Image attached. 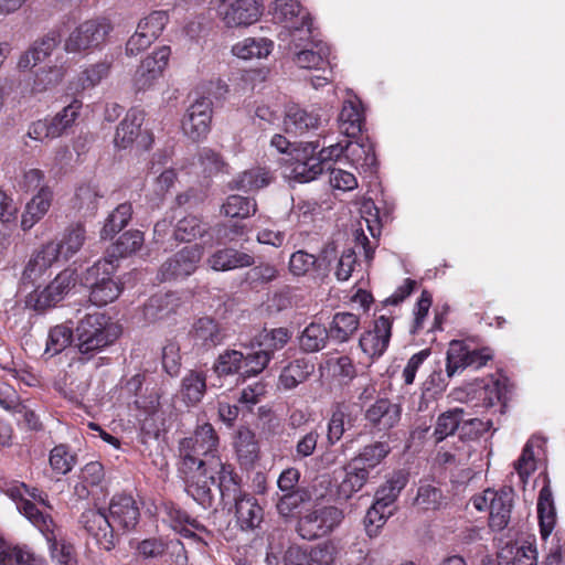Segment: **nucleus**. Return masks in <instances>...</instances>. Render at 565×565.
<instances>
[{"instance_id":"obj_1","label":"nucleus","mask_w":565,"mask_h":565,"mask_svg":"<svg viewBox=\"0 0 565 565\" xmlns=\"http://www.w3.org/2000/svg\"><path fill=\"white\" fill-rule=\"evenodd\" d=\"M349 161L358 173H376L377 161L373 146L364 142L362 137L356 141L338 142L323 148L318 157H312L306 163H299L294 177H318L330 174L334 177H354L344 168Z\"/></svg>"},{"instance_id":"obj_2","label":"nucleus","mask_w":565,"mask_h":565,"mask_svg":"<svg viewBox=\"0 0 565 565\" xmlns=\"http://www.w3.org/2000/svg\"><path fill=\"white\" fill-rule=\"evenodd\" d=\"M109 515L102 510L88 509L81 515V523L105 551H111L119 530L130 531L139 522L140 510L132 495L115 494L109 503Z\"/></svg>"},{"instance_id":"obj_3","label":"nucleus","mask_w":565,"mask_h":565,"mask_svg":"<svg viewBox=\"0 0 565 565\" xmlns=\"http://www.w3.org/2000/svg\"><path fill=\"white\" fill-rule=\"evenodd\" d=\"M218 437L210 423L199 425L193 434L180 439L178 456L180 471L184 475L201 471L210 459L217 458Z\"/></svg>"},{"instance_id":"obj_4","label":"nucleus","mask_w":565,"mask_h":565,"mask_svg":"<svg viewBox=\"0 0 565 565\" xmlns=\"http://www.w3.org/2000/svg\"><path fill=\"white\" fill-rule=\"evenodd\" d=\"M120 333L119 327L105 313H88L77 323L76 345L85 360L110 345Z\"/></svg>"},{"instance_id":"obj_5","label":"nucleus","mask_w":565,"mask_h":565,"mask_svg":"<svg viewBox=\"0 0 565 565\" xmlns=\"http://www.w3.org/2000/svg\"><path fill=\"white\" fill-rule=\"evenodd\" d=\"M17 508L44 535L51 556L57 565H77L74 546L57 540L55 524L50 514L40 511L35 503L28 499L21 498L17 502Z\"/></svg>"},{"instance_id":"obj_6","label":"nucleus","mask_w":565,"mask_h":565,"mask_svg":"<svg viewBox=\"0 0 565 565\" xmlns=\"http://www.w3.org/2000/svg\"><path fill=\"white\" fill-rule=\"evenodd\" d=\"M343 520V512L332 505L305 511L297 521L296 532L307 541L329 535Z\"/></svg>"},{"instance_id":"obj_7","label":"nucleus","mask_w":565,"mask_h":565,"mask_svg":"<svg viewBox=\"0 0 565 565\" xmlns=\"http://www.w3.org/2000/svg\"><path fill=\"white\" fill-rule=\"evenodd\" d=\"M274 20L284 23L289 30L290 41L307 40L312 32L310 14L296 0H275L270 8Z\"/></svg>"},{"instance_id":"obj_8","label":"nucleus","mask_w":565,"mask_h":565,"mask_svg":"<svg viewBox=\"0 0 565 565\" xmlns=\"http://www.w3.org/2000/svg\"><path fill=\"white\" fill-rule=\"evenodd\" d=\"M145 114L142 110L131 108L118 125L114 145L118 149H127L136 143L137 148L147 150L152 143V136L147 130H141Z\"/></svg>"},{"instance_id":"obj_9","label":"nucleus","mask_w":565,"mask_h":565,"mask_svg":"<svg viewBox=\"0 0 565 565\" xmlns=\"http://www.w3.org/2000/svg\"><path fill=\"white\" fill-rule=\"evenodd\" d=\"M109 25L97 21L87 20L72 30L64 42L67 53H85L97 49L106 40Z\"/></svg>"},{"instance_id":"obj_10","label":"nucleus","mask_w":565,"mask_h":565,"mask_svg":"<svg viewBox=\"0 0 565 565\" xmlns=\"http://www.w3.org/2000/svg\"><path fill=\"white\" fill-rule=\"evenodd\" d=\"M492 359L489 348L470 349L460 341H452L447 351L446 373L448 377L470 367L479 370Z\"/></svg>"},{"instance_id":"obj_11","label":"nucleus","mask_w":565,"mask_h":565,"mask_svg":"<svg viewBox=\"0 0 565 565\" xmlns=\"http://www.w3.org/2000/svg\"><path fill=\"white\" fill-rule=\"evenodd\" d=\"M514 497L515 493L511 487L486 490V499H489L488 525L492 532L510 531L512 529Z\"/></svg>"},{"instance_id":"obj_12","label":"nucleus","mask_w":565,"mask_h":565,"mask_svg":"<svg viewBox=\"0 0 565 565\" xmlns=\"http://www.w3.org/2000/svg\"><path fill=\"white\" fill-rule=\"evenodd\" d=\"M77 282L74 269L61 271L43 290L30 294L28 305L36 311H44L60 302Z\"/></svg>"},{"instance_id":"obj_13","label":"nucleus","mask_w":565,"mask_h":565,"mask_svg":"<svg viewBox=\"0 0 565 565\" xmlns=\"http://www.w3.org/2000/svg\"><path fill=\"white\" fill-rule=\"evenodd\" d=\"M202 257L199 245L185 246L168 258L159 269L161 281L184 278L192 275Z\"/></svg>"},{"instance_id":"obj_14","label":"nucleus","mask_w":565,"mask_h":565,"mask_svg":"<svg viewBox=\"0 0 565 565\" xmlns=\"http://www.w3.org/2000/svg\"><path fill=\"white\" fill-rule=\"evenodd\" d=\"M227 337V329L207 316L196 319L189 331L193 347L204 352L223 344Z\"/></svg>"},{"instance_id":"obj_15","label":"nucleus","mask_w":565,"mask_h":565,"mask_svg":"<svg viewBox=\"0 0 565 565\" xmlns=\"http://www.w3.org/2000/svg\"><path fill=\"white\" fill-rule=\"evenodd\" d=\"M263 7L258 0H223L218 14L227 26H247L259 20Z\"/></svg>"},{"instance_id":"obj_16","label":"nucleus","mask_w":565,"mask_h":565,"mask_svg":"<svg viewBox=\"0 0 565 565\" xmlns=\"http://www.w3.org/2000/svg\"><path fill=\"white\" fill-rule=\"evenodd\" d=\"M212 120V102L207 97L198 98L186 110L182 120V130L192 140L207 135Z\"/></svg>"},{"instance_id":"obj_17","label":"nucleus","mask_w":565,"mask_h":565,"mask_svg":"<svg viewBox=\"0 0 565 565\" xmlns=\"http://www.w3.org/2000/svg\"><path fill=\"white\" fill-rule=\"evenodd\" d=\"M393 320L380 316L374 320L373 328L364 331L359 340L361 350L370 358H380L386 351L392 337Z\"/></svg>"},{"instance_id":"obj_18","label":"nucleus","mask_w":565,"mask_h":565,"mask_svg":"<svg viewBox=\"0 0 565 565\" xmlns=\"http://www.w3.org/2000/svg\"><path fill=\"white\" fill-rule=\"evenodd\" d=\"M402 408L388 398H379L364 413L366 425L374 431H387L401 419Z\"/></svg>"},{"instance_id":"obj_19","label":"nucleus","mask_w":565,"mask_h":565,"mask_svg":"<svg viewBox=\"0 0 565 565\" xmlns=\"http://www.w3.org/2000/svg\"><path fill=\"white\" fill-rule=\"evenodd\" d=\"M307 38L306 34H302ZM294 50L301 49L295 53L294 61L301 68H323L326 64H329L330 49L322 42H315L312 40V33L309 39L302 41L297 40L296 43L290 41Z\"/></svg>"},{"instance_id":"obj_20","label":"nucleus","mask_w":565,"mask_h":565,"mask_svg":"<svg viewBox=\"0 0 565 565\" xmlns=\"http://www.w3.org/2000/svg\"><path fill=\"white\" fill-rule=\"evenodd\" d=\"M206 469L215 477V482L217 481L221 498L225 504L232 502V500L243 493L241 491V479L237 473H235L232 465L223 462L217 457L210 459V463Z\"/></svg>"},{"instance_id":"obj_21","label":"nucleus","mask_w":565,"mask_h":565,"mask_svg":"<svg viewBox=\"0 0 565 565\" xmlns=\"http://www.w3.org/2000/svg\"><path fill=\"white\" fill-rule=\"evenodd\" d=\"M206 263L215 271H230L253 266L255 257L234 247H223L213 252L207 257Z\"/></svg>"},{"instance_id":"obj_22","label":"nucleus","mask_w":565,"mask_h":565,"mask_svg":"<svg viewBox=\"0 0 565 565\" xmlns=\"http://www.w3.org/2000/svg\"><path fill=\"white\" fill-rule=\"evenodd\" d=\"M232 502L235 503L236 523L242 531H253L262 524L264 510L254 495L242 493Z\"/></svg>"},{"instance_id":"obj_23","label":"nucleus","mask_w":565,"mask_h":565,"mask_svg":"<svg viewBox=\"0 0 565 565\" xmlns=\"http://www.w3.org/2000/svg\"><path fill=\"white\" fill-rule=\"evenodd\" d=\"M320 111L321 109L316 107L310 109L298 106L290 107L284 120L286 131L302 135L318 129L323 120Z\"/></svg>"},{"instance_id":"obj_24","label":"nucleus","mask_w":565,"mask_h":565,"mask_svg":"<svg viewBox=\"0 0 565 565\" xmlns=\"http://www.w3.org/2000/svg\"><path fill=\"white\" fill-rule=\"evenodd\" d=\"M56 260V247L46 243L30 256L22 271V284L33 285Z\"/></svg>"},{"instance_id":"obj_25","label":"nucleus","mask_w":565,"mask_h":565,"mask_svg":"<svg viewBox=\"0 0 565 565\" xmlns=\"http://www.w3.org/2000/svg\"><path fill=\"white\" fill-rule=\"evenodd\" d=\"M207 472L204 467L201 471L191 473L185 488L186 493L204 509L211 508L214 501L211 484L215 483V477L213 475L207 477Z\"/></svg>"},{"instance_id":"obj_26","label":"nucleus","mask_w":565,"mask_h":565,"mask_svg":"<svg viewBox=\"0 0 565 565\" xmlns=\"http://www.w3.org/2000/svg\"><path fill=\"white\" fill-rule=\"evenodd\" d=\"M271 146L275 147L280 153L286 154L287 158H284V162L291 167L290 173H284L282 177H294L296 174V169L299 163L308 162L313 156L308 157V149L310 148V152H315L317 146H312V143H307L306 147L299 148L295 145H291L284 136L275 135L270 141Z\"/></svg>"},{"instance_id":"obj_27","label":"nucleus","mask_w":565,"mask_h":565,"mask_svg":"<svg viewBox=\"0 0 565 565\" xmlns=\"http://www.w3.org/2000/svg\"><path fill=\"white\" fill-rule=\"evenodd\" d=\"M360 328L359 316L352 312H337L332 317L327 331L329 338L335 343L349 342Z\"/></svg>"},{"instance_id":"obj_28","label":"nucleus","mask_w":565,"mask_h":565,"mask_svg":"<svg viewBox=\"0 0 565 565\" xmlns=\"http://www.w3.org/2000/svg\"><path fill=\"white\" fill-rule=\"evenodd\" d=\"M1 565H44V558L26 546L13 545L0 536Z\"/></svg>"},{"instance_id":"obj_29","label":"nucleus","mask_w":565,"mask_h":565,"mask_svg":"<svg viewBox=\"0 0 565 565\" xmlns=\"http://www.w3.org/2000/svg\"><path fill=\"white\" fill-rule=\"evenodd\" d=\"M537 518L541 536L546 541L556 524V509L553 500V493L548 484H545L540 490L537 498Z\"/></svg>"},{"instance_id":"obj_30","label":"nucleus","mask_w":565,"mask_h":565,"mask_svg":"<svg viewBox=\"0 0 565 565\" xmlns=\"http://www.w3.org/2000/svg\"><path fill=\"white\" fill-rule=\"evenodd\" d=\"M363 125L364 117L359 105L352 100L344 102L338 117L340 134L348 138L356 139L361 137Z\"/></svg>"},{"instance_id":"obj_31","label":"nucleus","mask_w":565,"mask_h":565,"mask_svg":"<svg viewBox=\"0 0 565 565\" xmlns=\"http://www.w3.org/2000/svg\"><path fill=\"white\" fill-rule=\"evenodd\" d=\"M499 565H537L536 548L529 545L507 543L497 554Z\"/></svg>"},{"instance_id":"obj_32","label":"nucleus","mask_w":565,"mask_h":565,"mask_svg":"<svg viewBox=\"0 0 565 565\" xmlns=\"http://www.w3.org/2000/svg\"><path fill=\"white\" fill-rule=\"evenodd\" d=\"M343 470L345 476L339 484V495L344 499H350L366 484L371 471L354 462L352 459L343 467Z\"/></svg>"},{"instance_id":"obj_33","label":"nucleus","mask_w":565,"mask_h":565,"mask_svg":"<svg viewBox=\"0 0 565 565\" xmlns=\"http://www.w3.org/2000/svg\"><path fill=\"white\" fill-rule=\"evenodd\" d=\"M86 239V230L83 224L77 223L70 225L64 234L62 239L58 243L49 242L47 244H52L57 249V259L63 257L64 259H70L73 257L84 245Z\"/></svg>"},{"instance_id":"obj_34","label":"nucleus","mask_w":565,"mask_h":565,"mask_svg":"<svg viewBox=\"0 0 565 565\" xmlns=\"http://www.w3.org/2000/svg\"><path fill=\"white\" fill-rule=\"evenodd\" d=\"M243 352L226 349L214 360L212 370L218 379L237 375L238 380L243 381Z\"/></svg>"},{"instance_id":"obj_35","label":"nucleus","mask_w":565,"mask_h":565,"mask_svg":"<svg viewBox=\"0 0 565 565\" xmlns=\"http://www.w3.org/2000/svg\"><path fill=\"white\" fill-rule=\"evenodd\" d=\"M193 171L190 173L213 177L217 174H230L231 168L222 156L212 149L203 148L198 154V161L193 162Z\"/></svg>"},{"instance_id":"obj_36","label":"nucleus","mask_w":565,"mask_h":565,"mask_svg":"<svg viewBox=\"0 0 565 565\" xmlns=\"http://www.w3.org/2000/svg\"><path fill=\"white\" fill-rule=\"evenodd\" d=\"M53 193L49 188H42L26 204L22 215V228L30 230L50 209Z\"/></svg>"},{"instance_id":"obj_37","label":"nucleus","mask_w":565,"mask_h":565,"mask_svg":"<svg viewBox=\"0 0 565 565\" xmlns=\"http://www.w3.org/2000/svg\"><path fill=\"white\" fill-rule=\"evenodd\" d=\"M60 38L56 33L52 32L43 36L40 41L21 56L19 61L20 68H29L35 66L38 63L44 61L54 49L58 45Z\"/></svg>"},{"instance_id":"obj_38","label":"nucleus","mask_w":565,"mask_h":565,"mask_svg":"<svg viewBox=\"0 0 565 565\" xmlns=\"http://www.w3.org/2000/svg\"><path fill=\"white\" fill-rule=\"evenodd\" d=\"M327 327L318 323H309L298 338L299 348L306 353H315L323 350L329 342Z\"/></svg>"},{"instance_id":"obj_39","label":"nucleus","mask_w":565,"mask_h":565,"mask_svg":"<svg viewBox=\"0 0 565 565\" xmlns=\"http://www.w3.org/2000/svg\"><path fill=\"white\" fill-rule=\"evenodd\" d=\"M312 372L313 364L305 358L296 359L282 369L279 385L285 390H292L305 382Z\"/></svg>"},{"instance_id":"obj_40","label":"nucleus","mask_w":565,"mask_h":565,"mask_svg":"<svg viewBox=\"0 0 565 565\" xmlns=\"http://www.w3.org/2000/svg\"><path fill=\"white\" fill-rule=\"evenodd\" d=\"M235 448L237 458L242 466H253L259 457V446L255 434L248 428H241L237 431Z\"/></svg>"},{"instance_id":"obj_41","label":"nucleus","mask_w":565,"mask_h":565,"mask_svg":"<svg viewBox=\"0 0 565 565\" xmlns=\"http://www.w3.org/2000/svg\"><path fill=\"white\" fill-rule=\"evenodd\" d=\"M109 72L110 63L108 62L93 64L81 72L75 81L71 82L70 89L74 93H81L94 88L108 76Z\"/></svg>"},{"instance_id":"obj_42","label":"nucleus","mask_w":565,"mask_h":565,"mask_svg":"<svg viewBox=\"0 0 565 565\" xmlns=\"http://www.w3.org/2000/svg\"><path fill=\"white\" fill-rule=\"evenodd\" d=\"M206 392V376L202 372L190 371L181 382V396L188 405L200 403Z\"/></svg>"},{"instance_id":"obj_43","label":"nucleus","mask_w":565,"mask_h":565,"mask_svg":"<svg viewBox=\"0 0 565 565\" xmlns=\"http://www.w3.org/2000/svg\"><path fill=\"white\" fill-rule=\"evenodd\" d=\"M273 49V42L260 38H247L236 43L232 47V52L235 56L242 60L262 58L269 55Z\"/></svg>"},{"instance_id":"obj_44","label":"nucleus","mask_w":565,"mask_h":565,"mask_svg":"<svg viewBox=\"0 0 565 565\" xmlns=\"http://www.w3.org/2000/svg\"><path fill=\"white\" fill-rule=\"evenodd\" d=\"M390 452L391 447L388 443L377 440L365 445L352 460L371 471L377 467Z\"/></svg>"},{"instance_id":"obj_45","label":"nucleus","mask_w":565,"mask_h":565,"mask_svg":"<svg viewBox=\"0 0 565 565\" xmlns=\"http://www.w3.org/2000/svg\"><path fill=\"white\" fill-rule=\"evenodd\" d=\"M143 241V233L140 231L136 230L125 232L107 250V255L117 263L119 258L127 257L128 255L139 250Z\"/></svg>"},{"instance_id":"obj_46","label":"nucleus","mask_w":565,"mask_h":565,"mask_svg":"<svg viewBox=\"0 0 565 565\" xmlns=\"http://www.w3.org/2000/svg\"><path fill=\"white\" fill-rule=\"evenodd\" d=\"M174 312L172 296L159 294L150 297L145 303L142 315L146 321L156 322L169 317Z\"/></svg>"},{"instance_id":"obj_47","label":"nucleus","mask_w":565,"mask_h":565,"mask_svg":"<svg viewBox=\"0 0 565 565\" xmlns=\"http://www.w3.org/2000/svg\"><path fill=\"white\" fill-rule=\"evenodd\" d=\"M408 482V475L402 470L396 471L392 477L376 491L375 501L391 509L401 491Z\"/></svg>"},{"instance_id":"obj_48","label":"nucleus","mask_w":565,"mask_h":565,"mask_svg":"<svg viewBox=\"0 0 565 565\" xmlns=\"http://www.w3.org/2000/svg\"><path fill=\"white\" fill-rule=\"evenodd\" d=\"M257 211V204L254 199L232 194L221 206V213L226 217L247 218Z\"/></svg>"},{"instance_id":"obj_49","label":"nucleus","mask_w":565,"mask_h":565,"mask_svg":"<svg viewBox=\"0 0 565 565\" xmlns=\"http://www.w3.org/2000/svg\"><path fill=\"white\" fill-rule=\"evenodd\" d=\"M83 103L79 99L72 100L54 117L50 118L51 129L54 138L62 136L73 127L79 116Z\"/></svg>"},{"instance_id":"obj_50","label":"nucleus","mask_w":565,"mask_h":565,"mask_svg":"<svg viewBox=\"0 0 565 565\" xmlns=\"http://www.w3.org/2000/svg\"><path fill=\"white\" fill-rule=\"evenodd\" d=\"M465 412L462 408L455 407L447 412L441 413L436 420L433 436L436 443L445 440L448 436H451L455 431L459 433V427L462 420Z\"/></svg>"},{"instance_id":"obj_51","label":"nucleus","mask_w":565,"mask_h":565,"mask_svg":"<svg viewBox=\"0 0 565 565\" xmlns=\"http://www.w3.org/2000/svg\"><path fill=\"white\" fill-rule=\"evenodd\" d=\"M49 463L55 473L65 476L77 463V455L71 450L68 445L60 444L51 449Z\"/></svg>"},{"instance_id":"obj_52","label":"nucleus","mask_w":565,"mask_h":565,"mask_svg":"<svg viewBox=\"0 0 565 565\" xmlns=\"http://www.w3.org/2000/svg\"><path fill=\"white\" fill-rule=\"evenodd\" d=\"M207 230V224L203 223L198 216L189 215L177 223L173 236L178 242H191L203 236Z\"/></svg>"},{"instance_id":"obj_53","label":"nucleus","mask_w":565,"mask_h":565,"mask_svg":"<svg viewBox=\"0 0 565 565\" xmlns=\"http://www.w3.org/2000/svg\"><path fill=\"white\" fill-rule=\"evenodd\" d=\"M131 214L132 207L129 203L119 204L107 217L100 231V237L103 239L111 238L128 224Z\"/></svg>"},{"instance_id":"obj_54","label":"nucleus","mask_w":565,"mask_h":565,"mask_svg":"<svg viewBox=\"0 0 565 565\" xmlns=\"http://www.w3.org/2000/svg\"><path fill=\"white\" fill-rule=\"evenodd\" d=\"M89 301L97 306L103 307L117 299L121 292L120 285L114 279L104 280L100 284L89 285Z\"/></svg>"},{"instance_id":"obj_55","label":"nucleus","mask_w":565,"mask_h":565,"mask_svg":"<svg viewBox=\"0 0 565 565\" xmlns=\"http://www.w3.org/2000/svg\"><path fill=\"white\" fill-rule=\"evenodd\" d=\"M116 268V262L106 255V257L98 259L92 267L86 269L83 277L84 284L89 286L100 284L104 280H110Z\"/></svg>"},{"instance_id":"obj_56","label":"nucleus","mask_w":565,"mask_h":565,"mask_svg":"<svg viewBox=\"0 0 565 565\" xmlns=\"http://www.w3.org/2000/svg\"><path fill=\"white\" fill-rule=\"evenodd\" d=\"M105 472L104 467L98 461H90L86 463L79 473L81 483L75 487V491L79 497L88 495L87 487H94L100 484L104 480Z\"/></svg>"},{"instance_id":"obj_57","label":"nucleus","mask_w":565,"mask_h":565,"mask_svg":"<svg viewBox=\"0 0 565 565\" xmlns=\"http://www.w3.org/2000/svg\"><path fill=\"white\" fill-rule=\"evenodd\" d=\"M444 501V494L440 488L431 483H420L417 489V494L414 499V504L423 510L439 509Z\"/></svg>"},{"instance_id":"obj_58","label":"nucleus","mask_w":565,"mask_h":565,"mask_svg":"<svg viewBox=\"0 0 565 565\" xmlns=\"http://www.w3.org/2000/svg\"><path fill=\"white\" fill-rule=\"evenodd\" d=\"M273 358V353L269 350H258L244 354L243 363V382L252 376H256L262 373Z\"/></svg>"},{"instance_id":"obj_59","label":"nucleus","mask_w":565,"mask_h":565,"mask_svg":"<svg viewBox=\"0 0 565 565\" xmlns=\"http://www.w3.org/2000/svg\"><path fill=\"white\" fill-rule=\"evenodd\" d=\"M391 514L392 509H388L382 505V503H377L375 501L373 505L367 510L366 515L364 518L366 534L370 537L376 536L379 530L385 524L387 518Z\"/></svg>"},{"instance_id":"obj_60","label":"nucleus","mask_w":565,"mask_h":565,"mask_svg":"<svg viewBox=\"0 0 565 565\" xmlns=\"http://www.w3.org/2000/svg\"><path fill=\"white\" fill-rule=\"evenodd\" d=\"M252 268L245 273V282L250 288H258L263 285H266L278 276V270L274 265L270 264H259L257 266H250Z\"/></svg>"},{"instance_id":"obj_61","label":"nucleus","mask_w":565,"mask_h":565,"mask_svg":"<svg viewBox=\"0 0 565 565\" xmlns=\"http://www.w3.org/2000/svg\"><path fill=\"white\" fill-rule=\"evenodd\" d=\"M493 423L491 419L482 420L480 418H468L462 420L459 427V439L463 444L465 441L476 440L488 431L492 427Z\"/></svg>"},{"instance_id":"obj_62","label":"nucleus","mask_w":565,"mask_h":565,"mask_svg":"<svg viewBox=\"0 0 565 565\" xmlns=\"http://www.w3.org/2000/svg\"><path fill=\"white\" fill-rule=\"evenodd\" d=\"M309 500V493L306 489H298L295 491L282 492V495L278 499L276 508L278 513L287 518L302 503Z\"/></svg>"},{"instance_id":"obj_63","label":"nucleus","mask_w":565,"mask_h":565,"mask_svg":"<svg viewBox=\"0 0 565 565\" xmlns=\"http://www.w3.org/2000/svg\"><path fill=\"white\" fill-rule=\"evenodd\" d=\"M72 330L65 326H55L47 335L45 352L55 355L62 352L72 341Z\"/></svg>"},{"instance_id":"obj_64","label":"nucleus","mask_w":565,"mask_h":565,"mask_svg":"<svg viewBox=\"0 0 565 565\" xmlns=\"http://www.w3.org/2000/svg\"><path fill=\"white\" fill-rule=\"evenodd\" d=\"M66 74L64 65H54L49 68H42L36 73L34 81V88L36 90H45L49 87L55 86L62 82Z\"/></svg>"}]
</instances>
